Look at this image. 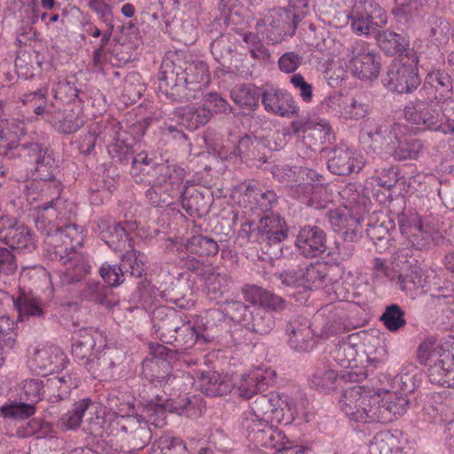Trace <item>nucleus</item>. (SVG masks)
I'll return each instance as SVG.
<instances>
[{
    "mask_svg": "<svg viewBox=\"0 0 454 454\" xmlns=\"http://www.w3.org/2000/svg\"><path fill=\"white\" fill-rule=\"evenodd\" d=\"M298 250L306 257H316L326 250V234L318 226L301 228L295 240Z\"/></svg>",
    "mask_w": 454,
    "mask_h": 454,
    "instance_id": "c756f323",
    "label": "nucleus"
},
{
    "mask_svg": "<svg viewBox=\"0 0 454 454\" xmlns=\"http://www.w3.org/2000/svg\"><path fill=\"white\" fill-rule=\"evenodd\" d=\"M241 232L248 239L271 246L284 241L288 236L286 222L278 215L265 214L254 227V223L246 220L241 224Z\"/></svg>",
    "mask_w": 454,
    "mask_h": 454,
    "instance_id": "1a4fd4ad",
    "label": "nucleus"
},
{
    "mask_svg": "<svg viewBox=\"0 0 454 454\" xmlns=\"http://www.w3.org/2000/svg\"><path fill=\"white\" fill-rule=\"evenodd\" d=\"M418 58L415 52L404 59L394 60L388 67L382 79L384 86L390 91L397 93H411L420 84L419 76Z\"/></svg>",
    "mask_w": 454,
    "mask_h": 454,
    "instance_id": "0eeeda50",
    "label": "nucleus"
},
{
    "mask_svg": "<svg viewBox=\"0 0 454 454\" xmlns=\"http://www.w3.org/2000/svg\"><path fill=\"white\" fill-rule=\"evenodd\" d=\"M371 106L370 94L365 91L357 92L353 96L350 103L344 106L342 114L346 119L357 121L364 118L370 113Z\"/></svg>",
    "mask_w": 454,
    "mask_h": 454,
    "instance_id": "de8ad7c7",
    "label": "nucleus"
},
{
    "mask_svg": "<svg viewBox=\"0 0 454 454\" xmlns=\"http://www.w3.org/2000/svg\"><path fill=\"white\" fill-rule=\"evenodd\" d=\"M194 377L197 388L207 396L226 395L232 389V382L228 375L215 371H196Z\"/></svg>",
    "mask_w": 454,
    "mask_h": 454,
    "instance_id": "c85d7f7f",
    "label": "nucleus"
},
{
    "mask_svg": "<svg viewBox=\"0 0 454 454\" xmlns=\"http://www.w3.org/2000/svg\"><path fill=\"white\" fill-rule=\"evenodd\" d=\"M180 199L182 208L191 216H201L212 204V196L207 189L195 185H184L176 197Z\"/></svg>",
    "mask_w": 454,
    "mask_h": 454,
    "instance_id": "b1692460",
    "label": "nucleus"
},
{
    "mask_svg": "<svg viewBox=\"0 0 454 454\" xmlns=\"http://www.w3.org/2000/svg\"><path fill=\"white\" fill-rule=\"evenodd\" d=\"M376 41L379 47L387 55L402 54L409 45L405 36L390 29L380 31L377 29Z\"/></svg>",
    "mask_w": 454,
    "mask_h": 454,
    "instance_id": "79ce46f5",
    "label": "nucleus"
},
{
    "mask_svg": "<svg viewBox=\"0 0 454 454\" xmlns=\"http://www.w3.org/2000/svg\"><path fill=\"white\" fill-rule=\"evenodd\" d=\"M35 411V407L29 402H14L10 405H4L1 412L5 418L25 419L31 417Z\"/></svg>",
    "mask_w": 454,
    "mask_h": 454,
    "instance_id": "338daca9",
    "label": "nucleus"
},
{
    "mask_svg": "<svg viewBox=\"0 0 454 454\" xmlns=\"http://www.w3.org/2000/svg\"><path fill=\"white\" fill-rule=\"evenodd\" d=\"M45 394V385L41 380H26L22 384L20 398L34 405L41 401Z\"/></svg>",
    "mask_w": 454,
    "mask_h": 454,
    "instance_id": "0e129e2a",
    "label": "nucleus"
},
{
    "mask_svg": "<svg viewBox=\"0 0 454 454\" xmlns=\"http://www.w3.org/2000/svg\"><path fill=\"white\" fill-rule=\"evenodd\" d=\"M286 331L289 336L288 344L291 348L299 352H308L315 346V336L307 319H294L286 325Z\"/></svg>",
    "mask_w": 454,
    "mask_h": 454,
    "instance_id": "473e14b6",
    "label": "nucleus"
},
{
    "mask_svg": "<svg viewBox=\"0 0 454 454\" xmlns=\"http://www.w3.org/2000/svg\"><path fill=\"white\" fill-rule=\"evenodd\" d=\"M301 17L290 11H273L266 18L265 35L272 44L282 42L286 36H293Z\"/></svg>",
    "mask_w": 454,
    "mask_h": 454,
    "instance_id": "f3484780",
    "label": "nucleus"
},
{
    "mask_svg": "<svg viewBox=\"0 0 454 454\" xmlns=\"http://www.w3.org/2000/svg\"><path fill=\"white\" fill-rule=\"evenodd\" d=\"M292 129L294 134L299 137L302 134L305 143L309 146L330 142L332 137V129L327 122H318L314 125L301 124L298 122L292 123Z\"/></svg>",
    "mask_w": 454,
    "mask_h": 454,
    "instance_id": "ea45409f",
    "label": "nucleus"
},
{
    "mask_svg": "<svg viewBox=\"0 0 454 454\" xmlns=\"http://www.w3.org/2000/svg\"><path fill=\"white\" fill-rule=\"evenodd\" d=\"M419 360L428 366L427 377L432 384L454 387V355L434 341L425 340L419 348Z\"/></svg>",
    "mask_w": 454,
    "mask_h": 454,
    "instance_id": "7ed1b4c3",
    "label": "nucleus"
},
{
    "mask_svg": "<svg viewBox=\"0 0 454 454\" xmlns=\"http://www.w3.org/2000/svg\"><path fill=\"white\" fill-rule=\"evenodd\" d=\"M75 242L61 245L51 252L52 261L59 262L65 269L62 271V282L73 284L82 280L90 271V266L84 255L76 252Z\"/></svg>",
    "mask_w": 454,
    "mask_h": 454,
    "instance_id": "f8f14e48",
    "label": "nucleus"
},
{
    "mask_svg": "<svg viewBox=\"0 0 454 454\" xmlns=\"http://www.w3.org/2000/svg\"><path fill=\"white\" fill-rule=\"evenodd\" d=\"M453 83L451 77L445 71L434 70L427 74L419 96L436 102L445 101L452 95Z\"/></svg>",
    "mask_w": 454,
    "mask_h": 454,
    "instance_id": "a878e982",
    "label": "nucleus"
},
{
    "mask_svg": "<svg viewBox=\"0 0 454 454\" xmlns=\"http://www.w3.org/2000/svg\"><path fill=\"white\" fill-rule=\"evenodd\" d=\"M183 59L176 56L163 59L158 74L159 89L167 96L175 97L185 89L182 74Z\"/></svg>",
    "mask_w": 454,
    "mask_h": 454,
    "instance_id": "aec40b11",
    "label": "nucleus"
},
{
    "mask_svg": "<svg viewBox=\"0 0 454 454\" xmlns=\"http://www.w3.org/2000/svg\"><path fill=\"white\" fill-rule=\"evenodd\" d=\"M0 241L22 253H31L36 248L32 231L10 215L0 218Z\"/></svg>",
    "mask_w": 454,
    "mask_h": 454,
    "instance_id": "4468645a",
    "label": "nucleus"
},
{
    "mask_svg": "<svg viewBox=\"0 0 454 454\" xmlns=\"http://www.w3.org/2000/svg\"><path fill=\"white\" fill-rule=\"evenodd\" d=\"M403 271V273H400L396 276V284L402 291L407 293L412 292L416 289L422 288L426 284L424 272L419 265Z\"/></svg>",
    "mask_w": 454,
    "mask_h": 454,
    "instance_id": "6e6d98bb",
    "label": "nucleus"
},
{
    "mask_svg": "<svg viewBox=\"0 0 454 454\" xmlns=\"http://www.w3.org/2000/svg\"><path fill=\"white\" fill-rule=\"evenodd\" d=\"M430 37L438 44L446 43L451 35L450 23L442 17L432 15L428 18Z\"/></svg>",
    "mask_w": 454,
    "mask_h": 454,
    "instance_id": "680f3d73",
    "label": "nucleus"
},
{
    "mask_svg": "<svg viewBox=\"0 0 454 454\" xmlns=\"http://www.w3.org/2000/svg\"><path fill=\"white\" fill-rule=\"evenodd\" d=\"M344 55L348 60L355 76L364 81L375 80L380 72V57L364 40H355L344 48Z\"/></svg>",
    "mask_w": 454,
    "mask_h": 454,
    "instance_id": "20e7f679",
    "label": "nucleus"
},
{
    "mask_svg": "<svg viewBox=\"0 0 454 454\" xmlns=\"http://www.w3.org/2000/svg\"><path fill=\"white\" fill-rule=\"evenodd\" d=\"M121 430L129 434V441L133 449L140 450L146 446L152 439V431L148 422L140 416H129Z\"/></svg>",
    "mask_w": 454,
    "mask_h": 454,
    "instance_id": "4c0bfd02",
    "label": "nucleus"
},
{
    "mask_svg": "<svg viewBox=\"0 0 454 454\" xmlns=\"http://www.w3.org/2000/svg\"><path fill=\"white\" fill-rule=\"evenodd\" d=\"M121 263L125 275L141 278L145 271V255L135 250L133 247L121 254Z\"/></svg>",
    "mask_w": 454,
    "mask_h": 454,
    "instance_id": "8fccbe9b",
    "label": "nucleus"
},
{
    "mask_svg": "<svg viewBox=\"0 0 454 454\" xmlns=\"http://www.w3.org/2000/svg\"><path fill=\"white\" fill-rule=\"evenodd\" d=\"M188 253L198 256H211L217 254L219 246L215 240L203 235H194L186 243Z\"/></svg>",
    "mask_w": 454,
    "mask_h": 454,
    "instance_id": "5fc2aeb1",
    "label": "nucleus"
},
{
    "mask_svg": "<svg viewBox=\"0 0 454 454\" xmlns=\"http://www.w3.org/2000/svg\"><path fill=\"white\" fill-rule=\"evenodd\" d=\"M182 313L173 308L160 306L152 313L153 327L160 340L166 343L172 338V333L181 323Z\"/></svg>",
    "mask_w": 454,
    "mask_h": 454,
    "instance_id": "7c9ffc66",
    "label": "nucleus"
},
{
    "mask_svg": "<svg viewBox=\"0 0 454 454\" xmlns=\"http://www.w3.org/2000/svg\"><path fill=\"white\" fill-rule=\"evenodd\" d=\"M262 103L264 109L280 116H288L295 113V102L286 90L282 89H273L261 92Z\"/></svg>",
    "mask_w": 454,
    "mask_h": 454,
    "instance_id": "f704fd0d",
    "label": "nucleus"
},
{
    "mask_svg": "<svg viewBox=\"0 0 454 454\" xmlns=\"http://www.w3.org/2000/svg\"><path fill=\"white\" fill-rule=\"evenodd\" d=\"M65 355L54 346H44L35 350L32 362L34 366L43 374L52 373L63 367Z\"/></svg>",
    "mask_w": 454,
    "mask_h": 454,
    "instance_id": "c9c22d12",
    "label": "nucleus"
},
{
    "mask_svg": "<svg viewBox=\"0 0 454 454\" xmlns=\"http://www.w3.org/2000/svg\"><path fill=\"white\" fill-rule=\"evenodd\" d=\"M143 398L145 411L156 427H162L165 424L167 411L195 419L201 416L205 409L203 400L196 395L179 401L168 399L166 394L164 395L153 394L152 397L147 395Z\"/></svg>",
    "mask_w": 454,
    "mask_h": 454,
    "instance_id": "f03ea898",
    "label": "nucleus"
},
{
    "mask_svg": "<svg viewBox=\"0 0 454 454\" xmlns=\"http://www.w3.org/2000/svg\"><path fill=\"white\" fill-rule=\"evenodd\" d=\"M348 20L354 33L369 35L387 23V15L376 0H354Z\"/></svg>",
    "mask_w": 454,
    "mask_h": 454,
    "instance_id": "39448f33",
    "label": "nucleus"
},
{
    "mask_svg": "<svg viewBox=\"0 0 454 454\" xmlns=\"http://www.w3.org/2000/svg\"><path fill=\"white\" fill-rule=\"evenodd\" d=\"M283 401L278 394L270 392L267 395H259L250 403L251 416L246 419L271 421L284 425L292 424V415L284 418Z\"/></svg>",
    "mask_w": 454,
    "mask_h": 454,
    "instance_id": "2eb2a0df",
    "label": "nucleus"
},
{
    "mask_svg": "<svg viewBox=\"0 0 454 454\" xmlns=\"http://www.w3.org/2000/svg\"><path fill=\"white\" fill-rule=\"evenodd\" d=\"M149 454H189V452L181 438L164 435L159 439L157 446L153 444Z\"/></svg>",
    "mask_w": 454,
    "mask_h": 454,
    "instance_id": "13d9d810",
    "label": "nucleus"
},
{
    "mask_svg": "<svg viewBox=\"0 0 454 454\" xmlns=\"http://www.w3.org/2000/svg\"><path fill=\"white\" fill-rule=\"evenodd\" d=\"M152 358H146L143 362V373L150 381L147 386L150 389L153 386L165 388L167 385L173 384L176 380L171 374L170 360L176 356V351L164 345L155 343L150 345Z\"/></svg>",
    "mask_w": 454,
    "mask_h": 454,
    "instance_id": "6e6552de",
    "label": "nucleus"
},
{
    "mask_svg": "<svg viewBox=\"0 0 454 454\" xmlns=\"http://www.w3.org/2000/svg\"><path fill=\"white\" fill-rule=\"evenodd\" d=\"M90 404H92V402L90 398H84L75 402L72 408L61 416L59 419L60 427L67 430L78 428Z\"/></svg>",
    "mask_w": 454,
    "mask_h": 454,
    "instance_id": "3c124183",
    "label": "nucleus"
},
{
    "mask_svg": "<svg viewBox=\"0 0 454 454\" xmlns=\"http://www.w3.org/2000/svg\"><path fill=\"white\" fill-rule=\"evenodd\" d=\"M340 195L344 200V207L351 212H354L356 215L367 210L370 200L357 189L355 184H347L340 191Z\"/></svg>",
    "mask_w": 454,
    "mask_h": 454,
    "instance_id": "c03bdc74",
    "label": "nucleus"
},
{
    "mask_svg": "<svg viewBox=\"0 0 454 454\" xmlns=\"http://www.w3.org/2000/svg\"><path fill=\"white\" fill-rule=\"evenodd\" d=\"M75 207L69 201L57 202V207L38 209L35 218V228L48 239L52 251L61 245L75 242L80 244L79 226L72 223Z\"/></svg>",
    "mask_w": 454,
    "mask_h": 454,
    "instance_id": "f257e3e1",
    "label": "nucleus"
},
{
    "mask_svg": "<svg viewBox=\"0 0 454 454\" xmlns=\"http://www.w3.org/2000/svg\"><path fill=\"white\" fill-rule=\"evenodd\" d=\"M233 102L249 110L257 107L261 98V90L253 84H241L231 91Z\"/></svg>",
    "mask_w": 454,
    "mask_h": 454,
    "instance_id": "09e8293b",
    "label": "nucleus"
},
{
    "mask_svg": "<svg viewBox=\"0 0 454 454\" xmlns=\"http://www.w3.org/2000/svg\"><path fill=\"white\" fill-rule=\"evenodd\" d=\"M375 398H378L375 418L379 423H389L396 415H403L410 403L405 395L397 392L377 393Z\"/></svg>",
    "mask_w": 454,
    "mask_h": 454,
    "instance_id": "393cba45",
    "label": "nucleus"
},
{
    "mask_svg": "<svg viewBox=\"0 0 454 454\" xmlns=\"http://www.w3.org/2000/svg\"><path fill=\"white\" fill-rule=\"evenodd\" d=\"M364 129L374 150H380L390 155L399 145V139L406 133V127L385 120H367Z\"/></svg>",
    "mask_w": 454,
    "mask_h": 454,
    "instance_id": "9b49d317",
    "label": "nucleus"
},
{
    "mask_svg": "<svg viewBox=\"0 0 454 454\" xmlns=\"http://www.w3.org/2000/svg\"><path fill=\"white\" fill-rule=\"evenodd\" d=\"M328 268L324 263H309L301 267L303 288L313 289L321 287L326 279Z\"/></svg>",
    "mask_w": 454,
    "mask_h": 454,
    "instance_id": "864d4df0",
    "label": "nucleus"
},
{
    "mask_svg": "<svg viewBox=\"0 0 454 454\" xmlns=\"http://www.w3.org/2000/svg\"><path fill=\"white\" fill-rule=\"evenodd\" d=\"M105 338L102 333L93 328H82L72 338V355L84 367L90 363L96 350L103 347Z\"/></svg>",
    "mask_w": 454,
    "mask_h": 454,
    "instance_id": "a211bd4d",
    "label": "nucleus"
},
{
    "mask_svg": "<svg viewBox=\"0 0 454 454\" xmlns=\"http://www.w3.org/2000/svg\"><path fill=\"white\" fill-rule=\"evenodd\" d=\"M108 153L111 157L123 164L131 162L130 173L135 177L136 182H142L139 177L140 172L147 171L149 167L148 156L145 152L134 156V152L129 145L122 139H116L108 146Z\"/></svg>",
    "mask_w": 454,
    "mask_h": 454,
    "instance_id": "5701e85b",
    "label": "nucleus"
},
{
    "mask_svg": "<svg viewBox=\"0 0 454 454\" xmlns=\"http://www.w3.org/2000/svg\"><path fill=\"white\" fill-rule=\"evenodd\" d=\"M208 340H209L203 333L199 332L193 324L182 318L176 330L172 333L171 340L166 341V343L173 344L178 348L187 350L192 348L198 341L205 343Z\"/></svg>",
    "mask_w": 454,
    "mask_h": 454,
    "instance_id": "58836bf2",
    "label": "nucleus"
},
{
    "mask_svg": "<svg viewBox=\"0 0 454 454\" xmlns=\"http://www.w3.org/2000/svg\"><path fill=\"white\" fill-rule=\"evenodd\" d=\"M207 287L208 293L215 295H223L228 289L230 278L227 274L219 272L218 270L210 267L206 269V274L202 278Z\"/></svg>",
    "mask_w": 454,
    "mask_h": 454,
    "instance_id": "bf43d9fd",
    "label": "nucleus"
},
{
    "mask_svg": "<svg viewBox=\"0 0 454 454\" xmlns=\"http://www.w3.org/2000/svg\"><path fill=\"white\" fill-rule=\"evenodd\" d=\"M337 380V373L328 365L322 368H317L316 372L312 375L311 384L317 388L325 390H331L335 387Z\"/></svg>",
    "mask_w": 454,
    "mask_h": 454,
    "instance_id": "774afa93",
    "label": "nucleus"
},
{
    "mask_svg": "<svg viewBox=\"0 0 454 454\" xmlns=\"http://www.w3.org/2000/svg\"><path fill=\"white\" fill-rule=\"evenodd\" d=\"M378 398L374 395H369L359 385H355L344 390L340 405L344 414L351 420L364 423L376 421V410Z\"/></svg>",
    "mask_w": 454,
    "mask_h": 454,
    "instance_id": "423d86ee",
    "label": "nucleus"
},
{
    "mask_svg": "<svg viewBox=\"0 0 454 454\" xmlns=\"http://www.w3.org/2000/svg\"><path fill=\"white\" fill-rule=\"evenodd\" d=\"M327 168L334 175L348 176L358 173L364 167L361 156L346 146L326 150Z\"/></svg>",
    "mask_w": 454,
    "mask_h": 454,
    "instance_id": "412c9836",
    "label": "nucleus"
},
{
    "mask_svg": "<svg viewBox=\"0 0 454 454\" xmlns=\"http://www.w3.org/2000/svg\"><path fill=\"white\" fill-rule=\"evenodd\" d=\"M422 148L423 144L420 140L407 137L404 133L399 139V145L395 146L390 156L396 160H413L419 156Z\"/></svg>",
    "mask_w": 454,
    "mask_h": 454,
    "instance_id": "603ef678",
    "label": "nucleus"
},
{
    "mask_svg": "<svg viewBox=\"0 0 454 454\" xmlns=\"http://www.w3.org/2000/svg\"><path fill=\"white\" fill-rule=\"evenodd\" d=\"M182 69L184 70L182 76L184 88L195 90V85H205L209 82L210 75L207 66L203 61L188 62L183 59Z\"/></svg>",
    "mask_w": 454,
    "mask_h": 454,
    "instance_id": "a19ab883",
    "label": "nucleus"
},
{
    "mask_svg": "<svg viewBox=\"0 0 454 454\" xmlns=\"http://www.w3.org/2000/svg\"><path fill=\"white\" fill-rule=\"evenodd\" d=\"M18 154L28 162L35 163L42 159V154L50 153L48 146L43 142H24L15 145Z\"/></svg>",
    "mask_w": 454,
    "mask_h": 454,
    "instance_id": "e2e57ef3",
    "label": "nucleus"
},
{
    "mask_svg": "<svg viewBox=\"0 0 454 454\" xmlns=\"http://www.w3.org/2000/svg\"><path fill=\"white\" fill-rule=\"evenodd\" d=\"M434 102L426 96L418 94L416 98L405 106V118L420 130H440L442 116L439 110L433 107Z\"/></svg>",
    "mask_w": 454,
    "mask_h": 454,
    "instance_id": "ddd939ff",
    "label": "nucleus"
},
{
    "mask_svg": "<svg viewBox=\"0 0 454 454\" xmlns=\"http://www.w3.org/2000/svg\"><path fill=\"white\" fill-rule=\"evenodd\" d=\"M148 172L143 171L142 173L149 174L152 172L153 184L156 186H162L165 189L168 188L171 192H176V195H179L180 188L183 186L184 170L168 162L154 164L152 159H148Z\"/></svg>",
    "mask_w": 454,
    "mask_h": 454,
    "instance_id": "cd10ccee",
    "label": "nucleus"
},
{
    "mask_svg": "<svg viewBox=\"0 0 454 454\" xmlns=\"http://www.w3.org/2000/svg\"><path fill=\"white\" fill-rule=\"evenodd\" d=\"M46 95L47 90L40 88L37 90L24 94L21 102L24 106L31 108L35 114L42 115L48 113Z\"/></svg>",
    "mask_w": 454,
    "mask_h": 454,
    "instance_id": "69168bd1",
    "label": "nucleus"
},
{
    "mask_svg": "<svg viewBox=\"0 0 454 454\" xmlns=\"http://www.w3.org/2000/svg\"><path fill=\"white\" fill-rule=\"evenodd\" d=\"M409 243L417 250H422L429 247L434 243L431 229L425 228L420 221L415 220L413 223L403 228Z\"/></svg>",
    "mask_w": 454,
    "mask_h": 454,
    "instance_id": "49530a36",
    "label": "nucleus"
},
{
    "mask_svg": "<svg viewBox=\"0 0 454 454\" xmlns=\"http://www.w3.org/2000/svg\"><path fill=\"white\" fill-rule=\"evenodd\" d=\"M380 321L391 333L398 332L407 324L405 312L398 304L387 306L380 317Z\"/></svg>",
    "mask_w": 454,
    "mask_h": 454,
    "instance_id": "4d7b16f0",
    "label": "nucleus"
},
{
    "mask_svg": "<svg viewBox=\"0 0 454 454\" xmlns=\"http://www.w3.org/2000/svg\"><path fill=\"white\" fill-rule=\"evenodd\" d=\"M245 327L258 334H268L275 326V318L270 311L262 307H253Z\"/></svg>",
    "mask_w": 454,
    "mask_h": 454,
    "instance_id": "37998d69",
    "label": "nucleus"
},
{
    "mask_svg": "<svg viewBox=\"0 0 454 454\" xmlns=\"http://www.w3.org/2000/svg\"><path fill=\"white\" fill-rule=\"evenodd\" d=\"M212 117L211 110L208 107L186 106L176 109L172 113L169 121L164 123V130L172 135L175 139L186 140L187 136L183 129L195 130L208 122Z\"/></svg>",
    "mask_w": 454,
    "mask_h": 454,
    "instance_id": "9d476101",
    "label": "nucleus"
},
{
    "mask_svg": "<svg viewBox=\"0 0 454 454\" xmlns=\"http://www.w3.org/2000/svg\"><path fill=\"white\" fill-rule=\"evenodd\" d=\"M54 98L63 103L68 104L79 98L80 90L74 82L66 78L59 80L52 87Z\"/></svg>",
    "mask_w": 454,
    "mask_h": 454,
    "instance_id": "052dcab7",
    "label": "nucleus"
},
{
    "mask_svg": "<svg viewBox=\"0 0 454 454\" xmlns=\"http://www.w3.org/2000/svg\"><path fill=\"white\" fill-rule=\"evenodd\" d=\"M110 293L111 289L99 281H88L79 292V297L82 301H93L97 304L111 308L116 302H113L108 299Z\"/></svg>",
    "mask_w": 454,
    "mask_h": 454,
    "instance_id": "a18cd8bd",
    "label": "nucleus"
},
{
    "mask_svg": "<svg viewBox=\"0 0 454 454\" xmlns=\"http://www.w3.org/2000/svg\"><path fill=\"white\" fill-rule=\"evenodd\" d=\"M100 239L114 251H125L133 247L129 229L122 223L100 219L98 223Z\"/></svg>",
    "mask_w": 454,
    "mask_h": 454,
    "instance_id": "bb28decb",
    "label": "nucleus"
},
{
    "mask_svg": "<svg viewBox=\"0 0 454 454\" xmlns=\"http://www.w3.org/2000/svg\"><path fill=\"white\" fill-rule=\"evenodd\" d=\"M12 300L20 321L44 317L43 302L33 292L20 289L18 295Z\"/></svg>",
    "mask_w": 454,
    "mask_h": 454,
    "instance_id": "e433bc0d",
    "label": "nucleus"
},
{
    "mask_svg": "<svg viewBox=\"0 0 454 454\" xmlns=\"http://www.w3.org/2000/svg\"><path fill=\"white\" fill-rule=\"evenodd\" d=\"M277 373L270 368L256 369L243 375L239 386V395L249 399L257 392H262L276 381Z\"/></svg>",
    "mask_w": 454,
    "mask_h": 454,
    "instance_id": "2f4dec72",
    "label": "nucleus"
},
{
    "mask_svg": "<svg viewBox=\"0 0 454 454\" xmlns=\"http://www.w3.org/2000/svg\"><path fill=\"white\" fill-rule=\"evenodd\" d=\"M406 445L407 439L402 432L381 431L373 437L370 451L371 454H408Z\"/></svg>",
    "mask_w": 454,
    "mask_h": 454,
    "instance_id": "72a5a7b5",
    "label": "nucleus"
},
{
    "mask_svg": "<svg viewBox=\"0 0 454 454\" xmlns=\"http://www.w3.org/2000/svg\"><path fill=\"white\" fill-rule=\"evenodd\" d=\"M125 352L116 347H105L102 350H96L95 355L85 367L96 379L100 377H112L116 366L122 364Z\"/></svg>",
    "mask_w": 454,
    "mask_h": 454,
    "instance_id": "4be33fe9",
    "label": "nucleus"
},
{
    "mask_svg": "<svg viewBox=\"0 0 454 454\" xmlns=\"http://www.w3.org/2000/svg\"><path fill=\"white\" fill-rule=\"evenodd\" d=\"M27 196L33 200H39L41 203L37 209L44 207H57V202L67 201L60 197L62 192L61 183L55 180L42 181L31 179L26 184Z\"/></svg>",
    "mask_w": 454,
    "mask_h": 454,
    "instance_id": "6ab92c4d",
    "label": "nucleus"
},
{
    "mask_svg": "<svg viewBox=\"0 0 454 454\" xmlns=\"http://www.w3.org/2000/svg\"><path fill=\"white\" fill-rule=\"evenodd\" d=\"M270 423L272 422L266 420H244L243 427L247 431V437L256 448L278 450L284 446L285 434L270 426Z\"/></svg>",
    "mask_w": 454,
    "mask_h": 454,
    "instance_id": "dca6fc26",
    "label": "nucleus"
}]
</instances>
